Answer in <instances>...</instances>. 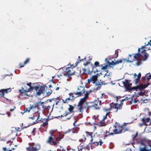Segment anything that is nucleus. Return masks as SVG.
<instances>
[{
    "mask_svg": "<svg viewBox=\"0 0 151 151\" xmlns=\"http://www.w3.org/2000/svg\"><path fill=\"white\" fill-rule=\"evenodd\" d=\"M145 50H143L142 51H140V48H139L137 53L133 54L132 55L129 54L127 62L131 63L136 60L135 65L137 66H140L142 64V61L146 60L149 56V55L145 53Z\"/></svg>",
    "mask_w": 151,
    "mask_h": 151,
    "instance_id": "f257e3e1",
    "label": "nucleus"
},
{
    "mask_svg": "<svg viewBox=\"0 0 151 151\" xmlns=\"http://www.w3.org/2000/svg\"><path fill=\"white\" fill-rule=\"evenodd\" d=\"M32 83H29L27 85L29 87L27 89H25L24 92H29L32 90H35L36 92V94L37 96H40L42 93H44L45 89V86H40L39 85L32 86Z\"/></svg>",
    "mask_w": 151,
    "mask_h": 151,
    "instance_id": "f03ea898",
    "label": "nucleus"
},
{
    "mask_svg": "<svg viewBox=\"0 0 151 151\" xmlns=\"http://www.w3.org/2000/svg\"><path fill=\"white\" fill-rule=\"evenodd\" d=\"M113 127L114 129L113 131L115 134L124 132L127 130V125L125 124L121 125L119 123L116 122Z\"/></svg>",
    "mask_w": 151,
    "mask_h": 151,
    "instance_id": "7ed1b4c3",
    "label": "nucleus"
},
{
    "mask_svg": "<svg viewBox=\"0 0 151 151\" xmlns=\"http://www.w3.org/2000/svg\"><path fill=\"white\" fill-rule=\"evenodd\" d=\"M50 133V136L49 137L47 140V143L49 144L54 145L55 146L58 145V142L54 141L55 137L56 136L55 133H58L60 134V133L57 131V130H51Z\"/></svg>",
    "mask_w": 151,
    "mask_h": 151,
    "instance_id": "20e7f679",
    "label": "nucleus"
},
{
    "mask_svg": "<svg viewBox=\"0 0 151 151\" xmlns=\"http://www.w3.org/2000/svg\"><path fill=\"white\" fill-rule=\"evenodd\" d=\"M104 77L106 79L104 81L100 80V82L98 81L95 84V86L96 87V89L99 90L103 85H105L111 82V77L109 74H107L106 73L104 76Z\"/></svg>",
    "mask_w": 151,
    "mask_h": 151,
    "instance_id": "39448f33",
    "label": "nucleus"
},
{
    "mask_svg": "<svg viewBox=\"0 0 151 151\" xmlns=\"http://www.w3.org/2000/svg\"><path fill=\"white\" fill-rule=\"evenodd\" d=\"M70 66L66 68L63 74L65 76L68 78H70V76L76 73L75 70V66H74L73 65H70Z\"/></svg>",
    "mask_w": 151,
    "mask_h": 151,
    "instance_id": "423d86ee",
    "label": "nucleus"
},
{
    "mask_svg": "<svg viewBox=\"0 0 151 151\" xmlns=\"http://www.w3.org/2000/svg\"><path fill=\"white\" fill-rule=\"evenodd\" d=\"M101 65H99V63L98 61H96L94 64V65L92 64H91L88 68V73L90 74L92 73H95L96 72H98L99 71L97 68L96 67L100 66Z\"/></svg>",
    "mask_w": 151,
    "mask_h": 151,
    "instance_id": "0eeeda50",
    "label": "nucleus"
},
{
    "mask_svg": "<svg viewBox=\"0 0 151 151\" xmlns=\"http://www.w3.org/2000/svg\"><path fill=\"white\" fill-rule=\"evenodd\" d=\"M30 146L27 148V151H38L41 148L40 144L33 143H29Z\"/></svg>",
    "mask_w": 151,
    "mask_h": 151,
    "instance_id": "6e6552de",
    "label": "nucleus"
},
{
    "mask_svg": "<svg viewBox=\"0 0 151 151\" xmlns=\"http://www.w3.org/2000/svg\"><path fill=\"white\" fill-rule=\"evenodd\" d=\"M85 92L84 88L82 86H78L76 91H74V94L76 97L82 96Z\"/></svg>",
    "mask_w": 151,
    "mask_h": 151,
    "instance_id": "1a4fd4ad",
    "label": "nucleus"
},
{
    "mask_svg": "<svg viewBox=\"0 0 151 151\" xmlns=\"http://www.w3.org/2000/svg\"><path fill=\"white\" fill-rule=\"evenodd\" d=\"M125 81L123 82V83L124 86L126 91L129 92L133 90L134 87H132V84L131 83H130L131 81L130 80L125 79Z\"/></svg>",
    "mask_w": 151,
    "mask_h": 151,
    "instance_id": "9d476101",
    "label": "nucleus"
},
{
    "mask_svg": "<svg viewBox=\"0 0 151 151\" xmlns=\"http://www.w3.org/2000/svg\"><path fill=\"white\" fill-rule=\"evenodd\" d=\"M86 100L83 98H82L79 101L77 106V108L80 112L82 113L83 110L84 104L86 102Z\"/></svg>",
    "mask_w": 151,
    "mask_h": 151,
    "instance_id": "9b49d317",
    "label": "nucleus"
},
{
    "mask_svg": "<svg viewBox=\"0 0 151 151\" xmlns=\"http://www.w3.org/2000/svg\"><path fill=\"white\" fill-rule=\"evenodd\" d=\"M122 109V106H121L120 105H118L117 103H111L110 104V107L109 110H111L112 109H116V112H117L118 110H120Z\"/></svg>",
    "mask_w": 151,
    "mask_h": 151,
    "instance_id": "f8f14e48",
    "label": "nucleus"
},
{
    "mask_svg": "<svg viewBox=\"0 0 151 151\" xmlns=\"http://www.w3.org/2000/svg\"><path fill=\"white\" fill-rule=\"evenodd\" d=\"M44 104V102H39L36 103H34L32 105V106H33V109H32V110L33 112H34V113H37V110L38 109H40V108L39 107V106L40 105H42Z\"/></svg>",
    "mask_w": 151,
    "mask_h": 151,
    "instance_id": "ddd939ff",
    "label": "nucleus"
},
{
    "mask_svg": "<svg viewBox=\"0 0 151 151\" xmlns=\"http://www.w3.org/2000/svg\"><path fill=\"white\" fill-rule=\"evenodd\" d=\"M145 48L146 50H151V40H150L147 43H145V45L144 46H142L140 48V51H142L143 50H145H145L143 49Z\"/></svg>",
    "mask_w": 151,
    "mask_h": 151,
    "instance_id": "4468645a",
    "label": "nucleus"
},
{
    "mask_svg": "<svg viewBox=\"0 0 151 151\" xmlns=\"http://www.w3.org/2000/svg\"><path fill=\"white\" fill-rule=\"evenodd\" d=\"M98 75V74L97 73L96 75L91 76L89 79H88V83L91 82L93 84H96V83L98 81H97Z\"/></svg>",
    "mask_w": 151,
    "mask_h": 151,
    "instance_id": "2eb2a0df",
    "label": "nucleus"
},
{
    "mask_svg": "<svg viewBox=\"0 0 151 151\" xmlns=\"http://www.w3.org/2000/svg\"><path fill=\"white\" fill-rule=\"evenodd\" d=\"M148 86V84H145L144 85L142 84L137 85L136 86L134 87L133 90H138L140 91H142L145 88L147 87Z\"/></svg>",
    "mask_w": 151,
    "mask_h": 151,
    "instance_id": "dca6fc26",
    "label": "nucleus"
},
{
    "mask_svg": "<svg viewBox=\"0 0 151 151\" xmlns=\"http://www.w3.org/2000/svg\"><path fill=\"white\" fill-rule=\"evenodd\" d=\"M133 76L134 79V81L135 84L137 85L139 81H140V78L141 76L140 73H139L137 75L136 73H134Z\"/></svg>",
    "mask_w": 151,
    "mask_h": 151,
    "instance_id": "f3484780",
    "label": "nucleus"
},
{
    "mask_svg": "<svg viewBox=\"0 0 151 151\" xmlns=\"http://www.w3.org/2000/svg\"><path fill=\"white\" fill-rule=\"evenodd\" d=\"M11 89L9 88L6 89H1L0 90V92H1V93L0 94L1 97H4V93H7L11 91Z\"/></svg>",
    "mask_w": 151,
    "mask_h": 151,
    "instance_id": "a211bd4d",
    "label": "nucleus"
},
{
    "mask_svg": "<svg viewBox=\"0 0 151 151\" xmlns=\"http://www.w3.org/2000/svg\"><path fill=\"white\" fill-rule=\"evenodd\" d=\"M24 88H23L22 87V90L20 89L19 90V91L20 93V96H23V98L26 99L28 97V95L25 93V92H26L24 91Z\"/></svg>",
    "mask_w": 151,
    "mask_h": 151,
    "instance_id": "6ab92c4d",
    "label": "nucleus"
},
{
    "mask_svg": "<svg viewBox=\"0 0 151 151\" xmlns=\"http://www.w3.org/2000/svg\"><path fill=\"white\" fill-rule=\"evenodd\" d=\"M45 86V87L44 92H45V91L46 93L47 96H48L50 95L52 93V90H51L50 88H47V87L45 85H44L43 86ZM44 93L45 92H44L43 93Z\"/></svg>",
    "mask_w": 151,
    "mask_h": 151,
    "instance_id": "aec40b11",
    "label": "nucleus"
},
{
    "mask_svg": "<svg viewBox=\"0 0 151 151\" xmlns=\"http://www.w3.org/2000/svg\"><path fill=\"white\" fill-rule=\"evenodd\" d=\"M101 103V101H99H99L96 100L94 102H93V107L95 109H97L99 108V105H100Z\"/></svg>",
    "mask_w": 151,
    "mask_h": 151,
    "instance_id": "412c9836",
    "label": "nucleus"
},
{
    "mask_svg": "<svg viewBox=\"0 0 151 151\" xmlns=\"http://www.w3.org/2000/svg\"><path fill=\"white\" fill-rule=\"evenodd\" d=\"M97 124L100 127H104L107 124L104 120L102 119Z\"/></svg>",
    "mask_w": 151,
    "mask_h": 151,
    "instance_id": "4be33fe9",
    "label": "nucleus"
},
{
    "mask_svg": "<svg viewBox=\"0 0 151 151\" xmlns=\"http://www.w3.org/2000/svg\"><path fill=\"white\" fill-rule=\"evenodd\" d=\"M40 111V109H39L37 110V113H34L33 116L35 118L37 117L36 120H38L40 119V113L39 111Z\"/></svg>",
    "mask_w": 151,
    "mask_h": 151,
    "instance_id": "5701e85b",
    "label": "nucleus"
},
{
    "mask_svg": "<svg viewBox=\"0 0 151 151\" xmlns=\"http://www.w3.org/2000/svg\"><path fill=\"white\" fill-rule=\"evenodd\" d=\"M44 121L43 122V123L41 125V127H45L48 125V121L49 119L48 118H47L44 120Z\"/></svg>",
    "mask_w": 151,
    "mask_h": 151,
    "instance_id": "b1692460",
    "label": "nucleus"
},
{
    "mask_svg": "<svg viewBox=\"0 0 151 151\" xmlns=\"http://www.w3.org/2000/svg\"><path fill=\"white\" fill-rule=\"evenodd\" d=\"M93 102H88L86 103L87 107L88 109L91 108L93 107Z\"/></svg>",
    "mask_w": 151,
    "mask_h": 151,
    "instance_id": "393cba45",
    "label": "nucleus"
},
{
    "mask_svg": "<svg viewBox=\"0 0 151 151\" xmlns=\"http://www.w3.org/2000/svg\"><path fill=\"white\" fill-rule=\"evenodd\" d=\"M91 92V90L86 91V92H85L84 93L85 94V96L83 98L87 100L88 98L89 94Z\"/></svg>",
    "mask_w": 151,
    "mask_h": 151,
    "instance_id": "a878e982",
    "label": "nucleus"
},
{
    "mask_svg": "<svg viewBox=\"0 0 151 151\" xmlns=\"http://www.w3.org/2000/svg\"><path fill=\"white\" fill-rule=\"evenodd\" d=\"M107 63L108 66L111 67H113V66L116 65L115 62L112 61L111 62H110L108 61H107Z\"/></svg>",
    "mask_w": 151,
    "mask_h": 151,
    "instance_id": "bb28decb",
    "label": "nucleus"
},
{
    "mask_svg": "<svg viewBox=\"0 0 151 151\" xmlns=\"http://www.w3.org/2000/svg\"><path fill=\"white\" fill-rule=\"evenodd\" d=\"M62 100L63 103H67L69 101L72 102L73 101L72 100V99H71L69 97L66 99L65 100L62 99Z\"/></svg>",
    "mask_w": 151,
    "mask_h": 151,
    "instance_id": "cd10ccee",
    "label": "nucleus"
},
{
    "mask_svg": "<svg viewBox=\"0 0 151 151\" xmlns=\"http://www.w3.org/2000/svg\"><path fill=\"white\" fill-rule=\"evenodd\" d=\"M141 120L145 124V125L146 126L147 125V124L146 123L148 122L150 120V119L149 117L147 118L146 119L144 118H143Z\"/></svg>",
    "mask_w": 151,
    "mask_h": 151,
    "instance_id": "c85d7f7f",
    "label": "nucleus"
},
{
    "mask_svg": "<svg viewBox=\"0 0 151 151\" xmlns=\"http://www.w3.org/2000/svg\"><path fill=\"white\" fill-rule=\"evenodd\" d=\"M69 97L71 99H72V100L73 101L74 100L75 98L78 97H76V96H75L74 94V91L73 93H69Z\"/></svg>",
    "mask_w": 151,
    "mask_h": 151,
    "instance_id": "c756f323",
    "label": "nucleus"
},
{
    "mask_svg": "<svg viewBox=\"0 0 151 151\" xmlns=\"http://www.w3.org/2000/svg\"><path fill=\"white\" fill-rule=\"evenodd\" d=\"M33 106H32V105H30V106L29 108H25L24 110V113L27 112L29 113L30 112V110L32 109H33Z\"/></svg>",
    "mask_w": 151,
    "mask_h": 151,
    "instance_id": "7c9ffc66",
    "label": "nucleus"
},
{
    "mask_svg": "<svg viewBox=\"0 0 151 151\" xmlns=\"http://www.w3.org/2000/svg\"><path fill=\"white\" fill-rule=\"evenodd\" d=\"M62 138L63 137H61L60 135H58V136L57 137H55V141L58 142V144L59 143L58 142L60 141Z\"/></svg>",
    "mask_w": 151,
    "mask_h": 151,
    "instance_id": "2f4dec72",
    "label": "nucleus"
},
{
    "mask_svg": "<svg viewBox=\"0 0 151 151\" xmlns=\"http://www.w3.org/2000/svg\"><path fill=\"white\" fill-rule=\"evenodd\" d=\"M110 113L111 112H107L105 115L103 116L102 119L105 121V120L107 118L108 116L109 117H110V116H109V114H110Z\"/></svg>",
    "mask_w": 151,
    "mask_h": 151,
    "instance_id": "473e14b6",
    "label": "nucleus"
},
{
    "mask_svg": "<svg viewBox=\"0 0 151 151\" xmlns=\"http://www.w3.org/2000/svg\"><path fill=\"white\" fill-rule=\"evenodd\" d=\"M69 108H68V109L70 113H72L73 112H74V111H73L74 108V107L70 105H69Z\"/></svg>",
    "mask_w": 151,
    "mask_h": 151,
    "instance_id": "72a5a7b5",
    "label": "nucleus"
},
{
    "mask_svg": "<svg viewBox=\"0 0 151 151\" xmlns=\"http://www.w3.org/2000/svg\"><path fill=\"white\" fill-rule=\"evenodd\" d=\"M46 118H45L43 119L42 118H41L40 119V118L38 120H36V121L38 123H41L42 122L44 121V120L46 119Z\"/></svg>",
    "mask_w": 151,
    "mask_h": 151,
    "instance_id": "f704fd0d",
    "label": "nucleus"
},
{
    "mask_svg": "<svg viewBox=\"0 0 151 151\" xmlns=\"http://www.w3.org/2000/svg\"><path fill=\"white\" fill-rule=\"evenodd\" d=\"M30 60V59L29 58H27L26 60L24 62V64H25L26 65L29 62Z\"/></svg>",
    "mask_w": 151,
    "mask_h": 151,
    "instance_id": "c9c22d12",
    "label": "nucleus"
},
{
    "mask_svg": "<svg viewBox=\"0 0 151 151\" xmlns=\"http://www.w3.org/2000/svg\"><path fill=\"white\" fill-rule=\"evenodd\" d=\"M84 60V59H78V60L75 63L76 65L75 66V67L77 66L79 63L81 62Z\"/></svg>",
    "mask_w": 151,
    "mask_h": 151,
    "instance_id": "e433bc0d",
    "label": "nucleus"
},
{
    "mask_svg": "<svg viewBox=\"0 0 151 151\" xmlns=\"http://www.w3.org/2000/svg\"><path fill=\"white\" fill-rule=\"evenodd\" d=\"M101 69H103V70H105L107 68V67H108V65H106L105 66H103V65H101Z\"/></svg>",
    "mask_w": 151,
    "mask_h": 151,
    "instance_id": "4c0bfd02",
    "label": "nucleus"
},
{
    "mask_svg": "<svg viewBox=\"0 0 151 151\" xmlns=\"http://www.w3.org/2000/svg\"><path fill=\"white\" fill-rule=\"evenodd\" d=\"M137 135H138L137 132H136V134L135 135H132V140H134L136 139V138L137 136Z\"/></svg>",
    "mask_w": 151,
    "mask_h": 151,
    "instance_id": "58836bf2",
    "label": "nucleus"
},
{
    "mask_svg": "<svg viewBox=\"0 0 151 151\" xmlns=\"http://www.w3.org/2000/svg\"><path fill=\"white\" fill-rule=\"evenodd\" d=\"M119 51L118 50H116L115 51V58H116L118 56Z\"/></svg>",
    "mask_w": 151,
    "mask_h": 151,
    "instance_id": "ea45409f",
    "label": "nucleus"
},
{
    "mask_svg": "<svg viewBox=\"0 0 151 151\" xmlns=\"http://www.w3.org/2000/svg\"><path fill=\"white\" fill-rule=\"evenodd\" d=\"M115 62V63L116 65H118L120 63H121L122 62V60H117Z\"/></svg>",
    "mask_w": 151,
    "mask_h": 151,
    "instance_id": "a19ab883",
    "label": "nucleus"
},
{
    "mask_svg": "<svg viewBox=\"0 0 151 151\" xmlns=\"http://www.w3.org/2000/svg\"><path fill=\"white\" fill-rule=\"evenodd\" d=\"M71 113H70V112H66L65 113L63 114V115H62L61 116L63 117V116H67V115Z\"/></svg>",
    "mask_w": 151,
    "mask_h": 151,
    "instance_id": "79ce46f5",
    "label": "nucleus"
},
{
    "mask_svg": "<svg viewBox=\"0 0 151 151\" xmlns=\"http://www.w3.org/2000/svg\"><path fill=\"white\" fill-rule=\"evenodd\" d=\"M146 146L145 145L144 147L140 149V151H146Z\"/></svg>",
    "mask_w": 151,
    "mask_h": 151,
    "instance_id": "37998d69",
    "label": "nucleus"
},
{
    "mask_svg": "<svg viewBox=\"0 0 151 151\" xmlns=\"http://www.w3.org/2000/svg\"><path fill=\"white\" fill-rule=\"evenodd\" d=\"M72 131L73 133H77L78 132V131L76 129H75V128H73Z\"/></svg>",
    "mask_w": 151,
    "mask_h": 151,
    "instance_id": "c03bdc74",
    "label": "nucleus"
},
{
    "mask_svg": "<svg viewBox=\"0 0 151 151\" xmlns=\"http://www.w3.org/2000/svg\"><path fill=\"white\" fill-rule=\"evenodd\" d=\"M2 151H12V150H8L6 147H3L2 148Z\"/></svg>",
    "mask_w": 151,
    "mask_h": 151,
    "instance_id": "a18cd8bd",
    "label": "nucleus"
},
{
    "mask_svg": "<svg viewBox=\"0 0 151 151\" xmlns=\"http://www.w3.org/2000/svg\"><path fill=\"white\" fill-rule=\"evenodd\" d=\"M151 78V74L148 75V76H146V79L147 80L149 81Z\"/></svg>",
    "mask_w": 151,
    "mask_h": 151,
    "instance_id": "49530a36",
    "label": "nucleus"
},
{
    "mask_svg": "<svg viewBox=\"0 0 151 151\" xmlns=\"http://www.w3.org/2000/svg\"><path fill=\"white\" fill-rule=\"evenodd\" d=\"M25 65L24 64V63H21L19 64V68L23 67Z\"/></svg>",
    "mask_w": 151,
    "mask_h": 151,
    "instance_id": "de8ad7c7",
    "label": "nucleus"
},
{
    "mask_svg": "<svg viewBox=\"0 0 151 151\" xmlns=\"http://www.w3.org/2000/svg\"><path fill=\"white\" fill-rule=\"evenodd\" d=\"M93 144H94L96 146H98L99 144V142H93Z\"/></svg>",
    "mask_w": 151,
    "mask_h": 151,
    "instance_id": "09e8293b",
    "label": "nucleus"
},
{
    "mask_svg": "<svg viewBox=\"0 0 151 151\" xmlns=\"http://www.w3.org/2000/svg\"><path fill=\"white\" fill-rule=\"evenodd\" d=\"M108 132L109 133V134L108 135H105L104 136L105 137H107L108 136V135H112L114 134V132H113V133H112V132L110 133L109 132Z\"/></svg>",
    "mask_w": 151,
    "mask_h": 151,
    "instance_id": "8fccbe9b",
    "label": "nucleus"
},
{
    "mask_svg": "<svg viewBox=\"0 0 151 151\" xmlns=\"http://www.w3.org/2000/svg\"><path fill=\"white\" fill-rule=\"evenodd\" d=\"M86 133L89 136H92V132H86Z\"/></svg>",
    "mask_w": 151,
    "mask_h": 151,
    "instance_id": "3c124183",
    "label": "nucleus"
},
{
    "mask_svg": "<svg viewBox=\"0 0 151 151\" xmlns=\"http://www.w3.org/2000/svg\"><path fill=\"white\" fill-rule=\"evenodd\" d=\"M84 148L87 150H90V147L88 145H87L86 147H84Z\"/></svg>",
    "mask_w": 151,
    "mask_h": 151,
    "instance_id": "603ef678",
    "label": "nucleus"
},
{
    "mask_svg": "<svg viewBox=\"0 0 151 151\" xmlns=\"http://www.w3.org/2000/svg\"><path fill=\"white\" fill-rule=\"evenodd\" d=\"M78 117L79 118H81L83 117L82 113H81V114H79Z\"/></svg>",
    "mask_w": 151,
    "mask_h": 151,
    "instance_id": "864d4df0",
    "label": "nucleus"
},
{
    "mask_svg": "<svg viewBox=\"0 0 151 151\" xmlns=\"http://www.w3.org/2000/svg\"><path fill=\"white\" fill-rule=\"evenodd\" d=\"M141 91L139 93H138V94L139 96H142L143 95V93L142 91Z\"/></svg>",
    "mask_w": 151,
    "mask_h": 151,
    "instance_id": "5fc2aeb1",
    "label": "nucleus"
},
{
    "mask_svg": "<svg viewBox=\"0 0 151 151\" xmlns=\"http://www.w3.org/2000/svg\"><path fill=\"white\" fill-rule=\"evenodd\" d=\"M45 106L46 107V108L48 109H50V106L49 105L47 104V106Z\"/></svg>",
    "mask_w": 151,
    "mask_h": 151,
    "instance_id": "6e6d98bb",
    "label": "nucleus"
},
{
    "mask_svg": "<svg viewBox=\"0 0 151 151\" xmlns=\"http://www.w3.org/2000/svg\"><path fill=\"white\" fill-rule=\"evenodd\" d=\"M6 114L8 115V116L9 117L11 115V113L9 112H7Z\"/></svg>",
    "mask_w": 151,
    "mask_h": 151,
    "instance_id": "4d7b16f0",
    "label": "nucleus"
},
{
    "mask_svg": "<svg viewBox=\"0 0 151 151\" xmlns=\"http://www.w3.org/2000/svg\"><path fill=\"white\" fill-rule=\"evenodd\" d=\"M109 108L108 109H106V108H104V110L105 111H110V110H109Z\"/></svg>",
    "mask_w": 151,
    "mask_h": 151,
    "instance_id": "13d9d810",
    "label": "nucleus"
},
{
    "mask_svg": "<svg viewBox=\"0 0 151 151\" xmlns=\"http://www.w3.org/2000/svg\"><path fill=\"white\" fill-rule=\"evenodd\" d=\"M104 95L105 96V94L104 93H102L100 96V98L101 99L103 98Z\"/></svg>",
    "mask_w": 151,
    "mask_h": 151,
    "instance_id": "bf43d9fd",
    "label": "nucleus"
},
{
    "mask_svg": "<svg viewBox=\"0 0 151 151\" xmlns=\"http://www.w3.org/2000/svg\"><path fill=\"white\" fill-rule=\"evenodd\" d=\"M36 129V128H34L33 129V130L32 131V132L33 134H35V130Z\"/></svg>",
    "mask_w": 151,
    "mask_h": 151,
    "instance_id": "052dcab7",
    "label": "nucleus"
},
{
    "mask_svg": "<svg viewBox=\"0 0 151 151\" xmlns=\"http://www.w3.org/2000/svg\"><path fill=\"white\" fill-rule=\"evenodd\" d=\"M12 142L11 140H9L7 142V143L9 144V145H11L12 144Z\"/></svg>",
    "mask_w": 151,
    "mask_h": 151,
    "instance_id": "680f3d73",
    "label": "nucleus"
},
{
    "mask_svg": "<svg viewBox=\"0 0 151 151\" xmlns=\"http://www.w3.org/2000/svg\"><path fill=\"white\" fill-rule=\"evenodd\" d=\"M144 124L145 125V124L144 123V122H143L142 123L139 124V125L140 127H142Z\"/></svg>",
    "mask_w": 151,
    "mask_h": 151,
    "instance_id": "e2e57ef3",
    "label": "nucleus"
},
{
    "mask_svg": "<svg viewBox=\"0 0 151 151\" xmlns=\"http://www.w3.org/2000/svg\"><path fill=\"white\" fill-rule=\"evenodd\" d=\"M89 63V62L88 61H87L86 63H84L83 65L85 66H86V65H87Z\"/></svg>",
    "mask_w": 151,
    "mask_h": 151,
    "instance_id": "0e129e2a",
    "label": "nucleus"
},
{
    "mask_svg": "<svg viewBox=\"0 0 151 151\" xmlns=\"http://www.w3.org/2000/svg\"><path fill=\"white\" fill-rule=\"evenodd\" d=\"M15 108H16L14 106V108H13V109H10V111H14V110L15 109Z\"/></svg>",
    "mask_w": 151,
    "mask_h": 151,
    "instance_id": "69168bd1",
    "label": "nucleus"
},
{
    "mask_svg": "<svg viewBox=\"0 0 151 151\" xmlns=\"http://www.w3.org/2000/svg\"><path fill=\"white\" fill-rule=\"evenodd\" d=\"M98 142L99 143V145H101L103 143V142H102L101 140V141H99Z\"/></svg>",
    "mask_w": 151,
    "mask_h": 151,
    "instance_id": "338daca9",
    "label": "nucleus"
},
{
    "mask_svg": "<svg viewBox=\"0 0 151 151\" xmlns=\"http://www.w3.org/2000/svg\"><path fill=\"white\" fill-rule=\"evenodd\" d=\"M93 139L92 138L91 139V140L90 142V143H91V145L93 143Z\"/></svg>",
    "mask_w": 151,
    "mask_h": 151,
    "instance_id": "774afa93",
    "label": "nucleus"
}]
</instances>
